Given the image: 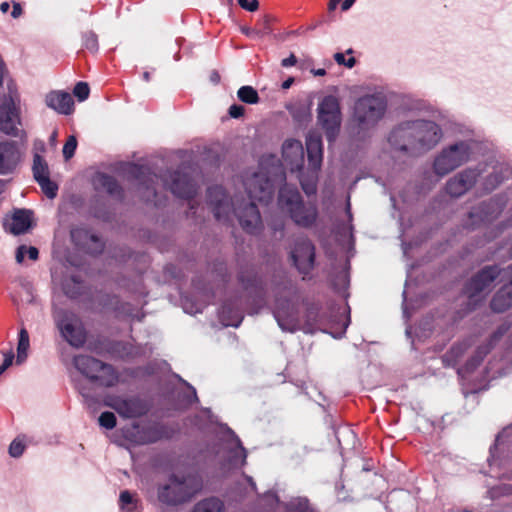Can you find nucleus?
<instances>
[{"instance_id": "obj_1", "label": "nucleus", "mask_w": 512, "mask_h": 512, "mask_svg": "<svg viewBox=\"0 0 512 512\" xmlns=\"http://www.w3.org/2000/svg\"><path fill=\"white\" fill-rule=\"evenodd\" d=\"M283 177L282 166L274 155L263 156L259 171L246 176L244 187L251 201L243 205L236 200L233 203V210L240 225L248 233H255L261 226V217L255 201L267 204L274 194V182L277 179L282 180Z\"/></svg>"}, {"instance_id": "obj_2", "label": "nucleus", "mask_w": 512, "mask_h": 512, "mask_svg": "<svg viewBox=\"0 0 512 512\" xmlns=\"http://www.w3.org/2000/svg\"><path fill=\"white\" fill-rule=\"evenodd\" d=\"M278 205L297 226L303 228L313 226L318 218L316 204L303 202L298 190L288 185L280 189Z\"/></svg>"}, {"instance_id": "obj_3", "label": "nucleus", "mask_w": 512, "mask_h": 512, "mask_svg": "<svg viewBox=\"0 0 512 512\" xmlns=\"http://www.w3.org/2000/svg\"><path fill=\"white\" fill-rule=\"evenodd\" d=\"M404 129H414L415 135H410V142L414 145L415 152H423L432 149L441 139L440 127L433 121L407 120L394 134L398 137Z\"/></svg>"}, {"instance_id": "obj_4", "label": "nucleus", "mask_w": 512, "mask_h": 512, "mask_svg": "<svg viewBox=\"0 0 512 512\" xmlns=\"http://www.w3.org/2000/svg\"><path fill=\"white\" fill-rule=\"evenodd\" d=\"M472 153V144L469 141H459L442 149L435 157L434 172L438 176H445L469 161Z\"/></svg>"}, {"instance_id": "obj_5", "label": "nucleus", "mask_w": 512, "mask_h": 512, "mask_svg": "<svg viewBox=\"0 0 512 512\" xmlns=\"http://www.w3.org/2000/svg\"><path fill=\"white\" fill-rule=\"evenodd\" d=\"M77 370L91 381L105 387H112L118 383V374L109 364H105L93 357L80 355L74 358Z\"/></svg>"}, {"instance_id": "obj_6", "label": "nucleus", "mask_w": 512, "mask_h": 512, "mask_svg": "<svg viewBox=\"0 0 512 512\" xmlns=\"http://www.w3.org/2000/svg\"><path fill=\"white\" fill-rule=\"evenodd\" d=\"M306 149L310 172L307 176L301 174L299 180L303 191L309 196L316 193L317 172L322 164L323 146L321 137L316 133L308 134L306 138Z\"/></svg>"}, {"instance_id": "obj_7", "label": "nucleus", "mask_w": 512, "mask_h": 512, "mask_svg": "<svg viewBox=\"0 0 512 512\" xmlns=\"http://www.w3.org/2000/svg\"><path fill=\"white\" fill-rule=\"evenodd\" d=\"M386 101L380 95H366L357 100L354 106V118L363 127L375 125L384 115Z\"/></svg>"}, {"instance_id": "obj_8", "label": "nucleus", "mask_w": 512, "mask_h": 512, "mask_svg": "<svg viewBox=\"0 0 512 512\" xmlns=\"http://www.w3.org/2000/svg\"><path fill=\"white\" fill-rule=\"evenodd\" d=\"M318 122L326 132L329 142L333 141L340 128L341 110L338 99L333 95L325 96L319 103Z\"/></svg>"}, {"instance_id": "obj_9", "label": "nucleus", "mask_w": 512, "mask_h": 512, "mask_svg": "<svg viewBox=\"0 0 512 512\" xmlns=\"http://www.w3.org/2000/svg\"><path fill=\"white\" fill-rule=\"evenodd\" d=\"M53 317L62 337L72 346L80 347L85 342V332L79 318L72 312L55 310Z\"/></svg>"}, {"instance_id": "obj_10", "label": "nucleus", "mask_w": 512, "mask_h": 512, "mask_svg": "<svg viewBox=\"0 0 512 512\" xmlns=\"http://www.w3.org/2000/svg\"><path fill=\"white\" fill-rule=\"evenodd\" d=\"M198 484L194 478L179 480L172 477L168 485L160 488L158 498L161 502L176 505L190 499L197 491Z\"/></svg>"}, {"instance_id": "obj_11", "label": "nucleus", "mask_w": 512, "mask_h": 512, "mask_svg": "<svg viewBox=\"0 0 512 512\" xmlns=\"http://www.w3.org/2000/svg\"><path fill=\"white\" fill-rule=\"evenodd\" d=\"M104 403L114 409L123 418L141 417L148 411V405L136 397L108 395Z\"/></svg>"}, {"instance_id": "obj_12", "label": "nucleus", "mask_w": 512, "mask_h": 512, "mask_svg": "<svg viewBox=\"0 0 512 512\" xmlns=\"http://www.w3.org/2000/svg\"><path fill=\"white\" fill-rule=\"evenodd\" d=\"M499 273L500 270L496 266L482 269L466 286L465 293L469 300L476 303L482 299L491 290L492 283Z\"/></svg>"}, {"instance_id": "obj_13", "label": "nucleus", "mask_w": 512, "mask_h": 512, "mask_svg": "<svg viewBox=\"0 0 512 512\" xmlns=\"http://www.w3.org/2000/svg\"><path fill=\"white\" fill-rule=\"evenodd\" d=\"M20 107L12 97L0 105V130L7 135L19 136Z\"/></svg>"}, {"instance_id": "obj_14", "label": "nucleus", "mask_w": 512, "mask_h": 512, "mask_svg": "<svg viewBox=\"0 0 512 512\" xmlns=\"http://www.w3.org/2000/svg\"><path fill=\"white\" fill-rule=\"evenodd\" d=\"M291 257L297 269L307 274L313 267L314 246L308 239H301L292 250Z\"/></svg>"}, {"instance_id": "obj_15", "label": "nucleus", "mask_w": 512, "mask_h": 512, "mask_svg": "<svg viewBox=\"0 0 512 512\" xmlns=\"http://www.w3.org/2000/svg\"><path fill=\"white\" fill-rule=\"evenodd\" d=\"M479 172L476 169H466L453 178L446 184V191L453 197H459L466 193L476 182Z\"/></svg>"}, {"instance_id": "obj_16", "label": "nucleus", "mask_w": 512, "mask_h": 512, "mask_svg": "<svg viewBox=\"0 0 512 512\" xmlns=\"http://www.w3.org/2000/svg\"><path fill=\"white\" fill-rule=\"evenodd\" d=\"M282 156L284 164L291 171L302 169L304 164V148L299 140H286L282 146Z\"/></svg>"}, {"instance_id": "obj_17", "label": "nucleus", "mask_w": 512, "mask_h": 512, "mask_svg": "<svg viewBox=\"0 0 512 512\" xmlns=\"http://www.w3.org/2000/svg\"><path fill=\"white\" fill-rule=\"evenodd\" d=\"M33 174L45 195L48 198H54L57 194L58 187L50 180L48 165L39 155L34 156Z\"/></svg>"}, {"instance_id": "obj_18", "label": "nucleus", "mask_w": 512, "mask_h": 512, "mask_svg": "<svg viewBox=\"0 0 512 512\" xmlns=\"http://www.w3.org/2000/svg\"><path fill=\"white\" fill-rule=\"evenodd\" d=\"M208 200L212 206L216 219L222 220L228 218L231 211V205L227 201L225 192L222 187H210L208 189Z\"/></svg>"}, {"instance_id": "obj_19", "label": "nucleus", "mask_w": 512, "mask_h": 512, "mask_svg": "<svg viewBox=\"0 0 512 512\" xmlns=\"http://www.w3.org/2000/svg\"><path fill=\"white\" fill-rule=\"evenodd\" d=\"M19 160L20 153L14 142H0V174L12 172Z\"/></svg>"}, {"instance_id": "obj_20", "label": "nucleus", "mask_w": 512, "mask_h": 512, "mask_svg": "<svg viewBox=\"0 0 512 512\" xmlns=\"http://www.w3.org/2000/svg\"><path fill=\"white\" fill-rule=\"evenodd\" d=\"M171 192L180 198L191 199L196 194V186L186 174L175 172L169 185Z\"/></svg>"}, {"instance_id": "obj_21", "label": "nucleus", "mask_w": 512, "mask_h": 512, "mask_svg": "<svg viewBox=\"0 0 512 512\" xmlns=\"http://www.w3.org/2000/svg\"><path fill=\"white\" fill-rule=\"evenodd\" d=\"M46 105L60 114L69 115L73 112L74 101L69 93L52 91L45 97Z\"/></svg>"}, {"instance_id": "obj_22", "label": "nucleus", "mask_w": 512, "mask_h": 512, "mask_svg": "<svg viewBox=\"0 0 512 512\" xmlns=\"http://www.w3.org/2000/svg\"><path fill=\"white\" fill-rule=\"evenodd\" d=\"M71 238L76 243L83 247L89 253H99L102 251L103 244L101 240L94 234H90L87 230L76 228L71 231Z\"/></svg>"}, {"instance_id": "obj_23", "label": "nucleus", "mask_w": 512, "mask_h": 512, "mask_svg": "<svg viewBox=\"0 0 512 512\" xmlns=\"http://www.w3.org/2000/svg\"><path fill=\"white\" fill-rule=\"evenodd\" d=\"M274 316L279 327L283 331L295 332L297 330L302 329L294 310L288 311L283 308L277 307L276 310L274 311ZM303 330L305 332H308V330L304 328Z\"/></svg>"}, {"instance_id": "obj_24", "label": "nucleus", "mask_w": 512, "mask_h": 512, "mask_svg": "<svg viewBox=\"0 0 512 512\" xmlns=\"http://www.w3.org/2000/svg\"><path fill=\"white\" fill-rule=\"evenodd\" d=\"M229 437V463L232 467H241L246 463V450L239 438L231 431H227Z\"/></svg>"}, {"instance_id": "obj_25", "label": "nucleus", "mask_w": 512, "mask_h": 512, "mask_svg": "<svg viewBox=\"0 0 512 512\" xmlns=\"http://www.w3.org/2000/svg\"><path fill=\"white\" fill-rule=\"evenodd\" d=\"M406 121L401 122L398 126H396L390 133L388 141L391 146L400 151H414V145L410 142L409 136L415 135L414 129H404L398 137H394L395 132L405 123Z\"/></svg>"}, {"instance_id": "obj_26", "label": "nucleus", "mask_w": 512, "mask_h": 512, "mask_svg": "<svg viewBox=\"0 0 512 512\" xmlns=\"http://www.w3.org/2000/svg\"><path fill=\"white\" fill-rule=\"evenodd\" d=\"M32 213L25 209L15 211L9 225V231L14 235L25 233L31 227Z\"/></svg>"}, {"instance_id": "obj_27", "label": "nucleus", "mask_w": 512, "mask_h": 512, "mask_svg": "<svg viewBox=\"0 0 512 512\" xmlns=\"http://www.w3.org/2000/svg\"><path fill=\"white\" fill-rule=\"evenodd\" d=\"M510 307H512V286L502 288L491 302V308L495 312H504Z\"/></svg>"}, {"instance_id": "obj_28", "label": "nucleus", "mask_w": 512, "mask_h": 512, "mask_svg": "<svg viewBox=\"0 0 512 512\" xmlns=\"http://www.w3.org/2000/svg\"><path fill=\"white\" fill-rule=\"evenodd\" d=\"M501 208L498 205H494L492 203L483 204L478 209L473 210L470 213V217H477L482 222H489L500 213Z\"/></svg>"}, {"instance_id": "obj_29", "label": "nucleus", "mask_w": 512, "mask_h": 512, "mask_svg": "<svg viewBox=\"0 0 512 512\" xmlns=\"http://www.w3.org/2000/svg\"><path fill=\"white\" fill-rule=\"evenodd\" d=\"M30 347V339L28 331L25 327H22L19 331L18 335V344H17V358L16 362L17 364H22L27 356H28V350Z\"/></svg>"}, {"instance_id": "obj_30", "label": "nucleus", "mask_w": 512, "mask_h": 512, "mask_svg": "<svg viewBox=\"0 0 512 512\" xmlns=\"http://www.w3.org/2000/svg\"><path fill=\"white\" fill-rule=\"evenodd\" d=\"M133 440L139 444H147L158 441L162 437V432L156 428H149L144 431H137L132 435Z\"/></svg>"}, {"instance_id": "obj_31", "label": "nucleus", "mask_w": 512, "mask_h": 512, "mask_svg": "<svg viewBox=\"0 0 512 512\" xmlns=\"http://www.w3.org/2000/svg\"><path fill=\"white\" fill-rule=\"evenodd\" d=\"M223 503L217 498H208L199 502L193 512H221Z\"/></svg>"}, {"instance_id": "obj_32", "label": "nucleus", "mask_w": 512, "mask_h": 512, "mask_svg": "<svg viewBox=\"0 0 512 512\" xmlns=\"http://www.w3.org/2000/svg\"><path fill=\"white\" fill-rule=\"evenodd\" d=\"M238 98L247 104H256L259 101L258 92L252 86H242L237 92Z\"/></svg>"}, {"instance_id": "obj_33", "label": "nucleus", "mask_w": 512, "mask_h": 512, "mask_svg": "<svg viewBox=\"0 0 512 512\" xmlns=\"http://www.w3.org/2000/svg\"><path fill=\"white\" fill-rule=\"evenodd\" d=\"M97 180H98V183L104 189H106V191L108 193L115 194V193L118 192V190H119L118 183L116 182V180L112 176H109V175H106V174H100L98 176Z\"/></svg>"}, {"instance_id": "obj_34", "label": "nucleus", "mask_w": 512, "mask_h": 512, "mask_svg": "<svg viewBox=\"0 0 512 512\" xmlns=\"http://www.w3.org/2000/svg\"><path fill=\"white\" fill-rule=\"evenodd\" d=\"M26 254L31 260H36L38 258V249L33 246H20L16 252V261L22 263Z\"/></svg>"}, {"instance_id": "obj_35", "label": "nucleus", "mask_w": 512, "mask_h": 512, "mask_svg": "<svg viewBox=\"0 0 512 512\" xmlns=\"http://www.w3.org/2000/svg\"><path fill=\"white\" fill-rule=\"evenodd\" d=\"M120 503L123 512H135L136 504L133 495L129 491H123L120 494Z\"/></svg>"}, {"instance_id": "obj_36", "label": "nucleus", "mask_w": 512, "mask_h": 512, "mask_svg": "<svg viewBox=\"0 0 512 512\" xmlns=\"http://www.w3.org/2000/svg\"><path fill=\"white\" fill-rule=\"evenodd\" d=\"M25 450L24 440L20 437L15 438L9 446V454L11 457H20Z\"/></svg>"}, {"instance_id": "obj_37", "label": "nucleus", "mask_w": 512, "mask_h": 512, "mask_svg": "<svg viewBox=\"0 0 512 512\" xmlns=\"http://www.w3.org/2000/svg\"><path fill=\"white\" fill-rule=\"evenodd\" d=\"M77 148V139L75 136L71 135L68 137L66 143L63 146V156L66 160H69L73 157L75 150Z\"/></svg>"}, {"instance_id": "obj_38", "label": "nucleus", "mask_w": 512, "mask_h": 512, "mask_svg": "<svg viewBox=\"0 0 512 512\" xmlns=\"http://www.w3.org/2000/svg\"><path fill=\"white\" fill-rule=\"evenodd\" d=\"M89 86L86 82H78L73 90V94L78 98L79 101H84L89 96Z\"/></svg>"}, {"instance_id": "obj_39", "label": "nucleus", "mask_w": 512, "mask_h": 512, "mask_svg": "<svg viewBox=\"0 0 512 512\" xmlns=\"http://www.w3.org/2000/svg\"><path fill=\"white\" fill-rule=\"evenodd\" d=\"M99 424L106 429H113L116 426V417L112 412H103L99 417Z\"/></svg>"}, {"instance_id": "obj_40", "label": "nucleus", "mask_w": 512, "mask_h": 512, "mask_svg": "<svg viewBox=\"0 0 512 512\" xmlns=\"http://www.w3.org/2000/svg\"><path fill=\"white\" fill-rule=\"evenodd\" d=\"M84 46L90 51H96L98 48L97 36L94 33H87L84 35Z\"/></svg>"}, {"instance_id": "obj_41", "label": "nucleus", "mask_w": 512, "mask_h": 512, "mask_svg": "<svg viewBox=\"0 0 512 512\" xmlns=\"http://www.w3.org/2000/svg\"><path fill=\"white\" fill-rule=\"evenodd\" d=\"M2 354L4 356V361L0 365V375L12 365L14 359L12 351L2 352Z\"/></svg>"}, {"instance_id": "obj_42", "label": "nucleus", "mask_w": 512, "mask_h": 512, "mask_svg": "<svg viewBox=\"0 0 512 512\" xmlns=\"http://www.w3.org/2000/svg\"><path fill=\"white\" fill-rule=\"evenodd\" d=\"M238 4L241 8L250 12L256 11L259 7L258 0H238Z\"/></svg>"}, {"instance_id": "obj_43", "label": "nucleus", "mask_w": 512, "mask_h": 512, "mask_svg": "<svg viewBox=\"0 0 512 512\" xmlns=\"http://www.w3.org/2000/svg\"><path fill=\"white\" fill-rule=\"evenodd\" d=\"M244 111H245V109L243 106L234 104V105L230 106V108H229V115L232 118H239V117L243 116Z\"/></svg>"}, {"instance_id": "obj_44", "label": "nucleus", "mask_w": 512, "mask_h": 512, "mask_svg": "<svg viewBox=\"0 0 512 512\" xmlns=\"http://www.w3.org/2000/svg\"><path fill=\"white\" fill-rule=\"evenodd\" d=\"M504 177H506V175L499 176L498 173L495 176H489V186L487 189H494L504 179Z\"/></svg>"}, {"instance_id": "obj_45", "label": "nucleus", "mask_w": 512, "mask_h": 512, "mask_svg": "<svg viewBox=\"0 0 512 512\" xmlns=\"http://www.w3.org/2000/svg\"><path fill=\"white\" fill-rule=\"evenodd\" d=\"M128 171L130 174L134 175L136 178H139L141 175L145 174V171L142 167L131 164L128 166Z\"/></svg>"}, {"instance_id": "obj_46", "label": "nucleus", "mask_w": 512, "mask_h": 512, "mask_svg": "<svg viewBox=\"0 0 512 512\" xmlns=\"http://www.w3.org/2000/svg\"><path fill=\"white\" fill-rule=\"evenodd\" d=\"M489 349H490L489 347H486L483 351L482 350L479 351L481 356L477 360L473 359L470 363H468L467 369H471V368L475 367L482 360L483 356L488 353Z\"/></svg>"}, {"instance_id": "obj_47", "label": "nucleus", "mask_w": 512, "mask_h": 512, "mask_svg": "<svg viewBox=\"0 0 512 512\" xmlns=\"http://www.w3.org/2000/svg\"><path fill=\"white\" fill-rule=\"evenodd\" d=\"M297 62V59L296 57L291 54L289 57L285 58L282 60L281 64L283 67H290V66H294Z\"/></svg>"}, {"instance_id": "obj_48", "label": "nucleus", "mask_w": 512, "mask_h": 512, "mask_svg": "<svg viewBox=\"0 0 512 512\" xmlns=\"http://www.w3.org/2000/svg\"><path fill=\"white\" fill-rule=\"evenodd\" d=\"M242 32L252 38H259L262 35L259 31L250 28H242Z\"/></svg>"}, {"instance_id": "obj_49", "label": "nucleus", "mask_w": 512, "mask_h": 512, "mask_svg": "<svg viewBox=\"0 0 512 512\" xmlns=\"http://www.w3.org/2000/svg\"><path fill=\"white\" fill-rule=\"evenodd\" d=\"M22 13V9H21V6L19 3H14L13 5V10H12V17L13 18H18Z\"/></svg>"}, {"instance_id": "obj_50", "label": "nucleus", "mask_w": 512, "mask_h": 512, "mask_svg": "<svg viewBox=\"0 0 512 512\" xmlns=\"http://www.w3.org/2000/svg\"><path fill=\"white\" fill-rule=\"evenodd\" d=\"M334 59L338 64L346 66V59L343 53H336Z\"/></svg>"}, {"instance_id": "obj_51", "label": "nucleus", "mask_w": 512, "mask_h": 512, "mask_svg": "<svg viewBox=\"0 0 512 512\" xmlns=\"http://www.w3.org/2000/svg\"><path fill=\"white\" fill-rule=\"evenodd\" d=\"M79 389H80V393H81V395L83 396V398L85 399V401H86L87 403H90V401L92 402V397H91V395H90L88 392H86V391H85V389H84L83 387H80Z\"/></svg>"}, {"instance_id": "obj_52", "label": "nucleus", "mask_w": 512, "mask_h": 512, "mask_svg": "<svg viewBox=\"0 0 512 512\" xmlns=\"http://www.w3.org/2000/svg\"><path fill=\"white\" fill-rule=\"evenodd\" d=\"M355 1L356 0H344V2L342 3V10H348L354 4Z\"/></svg>"}, {"instance_id": "obj_53", "label": "nucleus", "mask_w": 512, "mask_h": 512, "mask_svg": "<svg viewBox=\"0 0 512 512\" xmlns=\"http://www.w3.org/2000/svg\"><path fill=\"white\" fill-rule=\"evenodd\" d=\"M210 79L213 83L217 84L220 81V75L218 72L213 71L210 75Z\"/></svg>"}, {"instance_id": "obj_54", "label": "nucleus", "mask_w": 512, "mask_h": 512, "mask_svg": "<svg viewBox=\"0 0 512 512\" xmlns=\"http://www.w3.org/2000/svg\"><path fill=\"white\" fill-rule=\"evenodd\" d=\"M269 22H270V18L268 16L264 17L263 26H264L266 33H269V31H270Z\"/></svg>"}, {"instance_id": "obj_55", "label": "nucleus", "mask_w": 512, "mask_h": 512, "mask_svg": "<svg viewBox=\"0 0 512 512\" xmlns=\"http://www.w3.org/2000/svg\"><path fill=\"white\" fill-rule=\"evenodd\" d=\"M10 8V5L8 2H3L1 5H0V10L3 12V13H7L8 10Z\"/></svg>"}, {"instance_id": "obj_56", "label": "nucleus", "mask_w": 512, "mask_h": 512, "mask_svg": "<svg viewBox=\"0 0 512 512\" xmlns=\"http://www.w3.org/2000/svg\"><path fill=\"white\" fill-rule=\"evenodd\" d=\"M3 75H4V64H3L2 60L0 59V86L2 85V82H3Z\"/></svg>"}, {"instance_id": "obj_57", "label": "nucleus", "mask_w": 512, "mask_h": 512, "mask_svg": "<svg viewBox=\"0 0 512 512\" xmlns=\"http://www.w3.org/2000/svg\"><path fill=\"white\" fill-rule=\"evenodd\" d=\"M292 82H293V79H292V78H290V79H288V80H286V81H284V82H283L282 87H283L284 89H287V88H289V87L291 86Z\"/></svg>"}, {"instance_id": "obj_58", "label": "nucleus", "mask_w": 512, "mask_h": 512, "mask_svg": "<svg viewBox=\"0 0 512 512\" xmlns=\"http://www.w3.org/2000/svg\"><path fill=\"white\" fill-rule=\"evenodd\" d=\"M355 64V59L353 57L349 58L347 61H346V66L348 68H352Z\"/></svg>"}, {"instance_id": "obj_59", "label": "nucleus", "mask_w": 512, "mask_h": 512, "mask_svg": "<svg viewBox=\"0 0 512 512\" xmlns=\"http://www.w3.org/2000/svg\"><path fill=\"white\" fill-rule=\"evenodd\" d=\"M339 2L340 1L330 0V2H329V10H334Z\"/></svg>"}, {"instance_id": "obj_60", "label": "nucleus", "mask_w": 512, "mask_h": 512, "mask_svg": "<svg viewBox=\"0 0 512 512\" xmlns=\"http://www.w3.org/2000/svg\"><path fill=\"white\" fill-rule=\"evenodd\" d=\"M325 70L324 69H318V70H315L314 71V74L317 75V76H323L325 75Z\"/></svg>"}, {"instance_id": "obj_61", "label": "nucleus", "mask_w": 512, "mask_h": 512, "mask_svg": "<svg viewBox=\"0 0 512 512\" xmlns=\"http://www.w3.org/2000/svg\"><path fill=\"white\" fill-rule=\"evenodd\" d=\"M56 137H57V132H56V131H54V132L51 134V136H50V141H51V142H55V141H56Z\"/></svg>"}, {"instance_id": "obj_62", "label": "nucleus", "mask_w": 512, "mask_h": 512, "mask_svg": "<svg viewBox=\"0 0 512 512\" xmlns=\"http://www.w3.org/2000/svg\"><path fill=\"white\" fill-rule=\"evenodd\" d=\"M136 353L132 352V351H128V352H125L122 354V356H126V357H132V356H135Z\"/></svg>"}, {"instance_id": "obj_63", "label": "nucleus", "mask_w": 512, "mask_h": 512, "mask_svg": "<svg viewBox=\"0 0 512 512\" xmlns=\"http://www.w3.org/2000/svg\"><path fill=\"white\" fill-rule=\"evenodd\" d=\"M299 504H300L301 509H303V508L306 507L307 501L306 500H301Z\"/></svg>"}, {"instance_id": "obj_64", "label": "nucleus", "mask_w": 512, "mask_h": 512, "mask_svg": "<svg viewBox=\"0 0 512 512\" xmlns=\"http://www.w3.org/2000/svg\"><path fill=\"white\" fill-rule=\"evenodd\" d=\"M143 78H144L146 81H149V79H150V74H149V72H144V74H143Z\"/></svg>"}]
</instances>
